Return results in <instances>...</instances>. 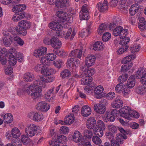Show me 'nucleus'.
I'll return each mask as SVG.
<instances>
[{"label":"nucleus","mask_w":146,"mask_h":146,"mask_svg":"<svg viewBox=\"0 0 146 146\" xmlns=\"http://www.w3.org/2000/svg\"><path fill=\"white\" fill-rule=\"evenodd\" d=\"M94 89V92L96 95V97L98 99L101 98L102 97L101 94L104 90L103 87L102 86L100 85L98 86Z\"/></svg>","instance_id":"nucleus-27"},{"label":"nucleus","mask_w":146,"mask_h":146,"mask_svg":"<svg viewBox=\"0 0 146 146\" xmlns=\"http://www.w3.org/2000/svg\"><path fill=\"white\" fill-rule=\"evenodd\" d=\"M96 58L93 55H88L86 58L85 64L87 68H89L94 65L95 62Z\"/></svg>","instance_id":"nucleus-17"},{"label":"nucleus","mask_w":146,"mask_h":146,"mask_svg":"<svg viewBox=\"0 0 146 146\" xmlns=\"http://www.w3.org/2000/svg\"><path fill=\"white\" fill-rule=\"evenodd\" d=\"M137 92L139 94H143L146 92V86L140 85L137 88Z\"/></svg>","instance_id":"nucleus-52"},{"label":"nucleus","mask_w":146,"mask_h":146,"mask_svg":"<svg viewBox=\"0 0 146 146\" xmlns=\"http://www.w3.org/2000/svg\"><path fill=\"white\" fill-rule=\"evenodd\" d=\"M31 26V23L29 21L23 20L19 22L16 26V31L20 35L25 36L27 34L26 29H29Z\"/></svg>","instance_id":"nucleus-5"},{"label":"nucleus","mask_w":146,"mask_h":146,"mask_svg":"<svg viewBox=\"0 0 146 146\" xmlns=\"http://www.w3.org/2000/svg\"><path fill=\"white\" fill-rule=\"evenodd\" d=\"M141 78L140 82L142 85L146 86V74H144Z\"/></svg>","instance_id":"nucleus-64"},{"label":"nucleus","mask_w":146,"mask_h":146,"mask_svg":"<svg viewBox=\"0 0 146 146\" xmlns=\"http://www.w3.org/2000/svg\"><path fill=\"white\" fill-rule=\"evenodd\" d=\"M16 49L11 48L7 51L4 48H2L0 50V61L2 64H5L7 62L8 55L9 56L8 60L9 63L11 66H13L16 63L17 59L13 54L16 52Z\"/></svg>","instance_id":"nucleus-3"},{"label":"nucleus","mask_w":146,"mask_h":146,"mask_svg":"<svg viewBox=\"0 0 146 146\" xmlns=\"http://www.w3.org/2000/svg\"><path fill=\"white\" fill-rule=\"evenodd\" d=\"M25 131L27 136L30 137L35 135L37 133L41 132V130L39 129L36 126L33 124L27 125Z\"/></svg>","instance_id":"nucleus-6"},{"label":"nucleus","mask_w":146,"mask_h":146,"mask_svg":"<svg viewBox=\"0 0 146 146\" xmlns=\"http://www.w3.org/2000/svg\"><path fill=\"white\" fill-rule=\"evenodd\" d=\"M61 142L57 137L53 138L49 142V144L50 146H59Z\"/></svg>","instance_id":"nucleus-40"},{"label":"nucleus","mask_w":146,"mask_h":146,"mask_svg":"<svg viewBox=\"0 0 146 146\" xmlns=\"http://www.w3.org/2000/svg\"><path fill=\"white\" fill-rule=\"evenodd\" d=\"M132 62H129L128 63H124L122 66L121 67V70L122 72H125L128 70L132 66Z\"/></svg>","instance_id":"nucleus-41"},{"label":"nucleus","mask_w":146,"mask_h":146,"mask_svg":"<svg viewBox=\"0 0 146 146\" xmlns=\"http://www.w3.org/2000/svg\"><path fill=\"white\" fill-rule=\"evenodd\" d=\"M56 54L62 57H64L67 56L68 54L67 53L62 49L60 50H57L56 51Z\"/></svg>","instance_id":"nucleus-55"},{"label":"nucleus","mask_w":146,"mask_h":146,"mask_svg":"<svg viewBox=\"0 0 146 146\" xmlns=\"http://www.w3.org/2000/svg\"><path fill=\"white\" fill-rule=\"evenodd\" d=\"M139 9V7L137 4L132 5L129 9V12L131 15L133 16L137 12Z\"/></svg>","instance_id":"nucleus-35"},{"label":"nucleus","mask_w":146,"mask_h":146,"mask_svg":"<svg viewBox=\"0 0 146 146\" xmlns=\"http://www.w3.org/2000/svg\"><path fill=\"white\" fill-rule=\"evenodd\" d=\"M51 46L55 49H58L61 46L62 43L59 39L55 36L51 38Z\"/></svg>","instance_id":"nucleus-15"},{"label":"nucleus","mask_w":146,"mask_h":146,"mask_svg":"<svg viewBox=\"0 0 146 146\" xmlns=\"http://www.w3.org/2000/svg\"><path fill=\"white\" fill-rule=\"evenodd\" d=\"M73 140L76 143H79L80 146V144H83L85 142V140L83 139L81 134L78 131H75L73 136Z\"/></svg>","instance_id":"nucleus-12"},{"label":"nucleus","mask_w":146,"mask_h":146,"mask_svg":"<svg viewBox=\"0 0 146 146\" xmlns=\"http://www.w3.org/2000/svg\"><path fill=\"white\" fill-rule=\"evenodd\" d=\"M128 77V74H122L118 77V81L119 82H125L127 79Z\"/></svg>","instance_id":"nucleus-49"},{"label":"nucleus","mask_w":146,"mask_h":146,"mask_svg":"<svg viewBox=\"0 0 146 146\" xmlns=\"http://www.w3.org/2000/svg\"><path fill=\"white\" fill-rule=\"evenodd\" d=\"M126 36H125L124 37H123V38H120L122 39V40H121L119 43L121 46H125L129 41V38L128 37H126Z\"/></svg>","instance_id":"nucleus-51"},{"label":"nucleus","mask_w":146,"mask_h":146,"mask_svg":"<svg viewBox=\"0 0 146 146\" xmlns=\"http://www.w3.org/2000/svg\"><path fill=\"white\" fill-rule=\"evenodd\" d=\"M34 76L33 74L29 72L25 74L24 76V79L27 82H30L33 80Z\"/></svg>","instance_id":"nucleus-44"},{"label":"nucleus","mask_w":146,"mask_h":146,"mask_svg":"<svg viewBox=\"0 0 146 146\" xmlns=\"http://www.w3.org/2000/svg\"><path fill=\"white\" fill-rule=\"evenodd\" d=\"M123 84L122 82H119L117 84L115 87V90L116 92L120 93L123 90Z\"/></svg>","instance_id":"nucleus-50"},{"label":"nucleus","mask_w":146,"mask_h":146,"mask_svg":"<svg viewBox=\"0 0 146 146\" xmlns=\"http://www.w3.org/2000/svg\"><path fill=\"white\" fill-rule=\"evenodd\" d=\"M108 104V101L103 100L99 104H95L94 105V110H105L106 109V106Z\"/></svg>","instance_id":"nucleus-18"},{"label":"nucleus","mask_w":146,"mask_h":146,"mask_svg":"<svg viewBox=\"0 0 146 146\" xmlns=\"http://www.w3.org/2000/svg\"><path fill=\"white\" fill-rule=\"evenodd\" d=\"M107 29V26L104 23L102 24L99 26L98 30V33L99 34H102L104 32L106 31Z\"/></svg>","instance_id":"nucleus-48"},{"label":"nucleus","mask_w":146,"mask_h":146,"mask_svg":"<svg viewBox=\"0 0 146 146\" xmlns=\"http://www.w3.org/2000/svg\"><path fill=\"white\" fill-rule=\"evenodd\" d=\"M96 112L100 114L105 113V116L111 122L113 121L115 117L119 115L125 118L130 120L133 118H138L139 117V113L133 110H112L111 112L109 110H96Z\"/></svg>","instance_id":"nucleus-1"},{"label":"nucleus","mask_w":146,"mask_h":146,"mask_svg":"<svg viewBox=\"0 0 146 146\" xmlns=\"http://www.w3.org/2000/svg\"><path fill=\"white\" fill-rule=\"evenodd\" d=\"M47 50L46 47L41 46L34 51V55L37 58H40V56L44 55L47 52Z\"/></svg>","instance_id":"nucleus-13"},{"label":"nucleus","mask_w":146,"mask_h":146,"mask_svg":"<svg viewBox=\"0 0 146 146\" xmlns=\"http://www.w3.org/2000/svg\"><path fill=\"white\" fill-rule=\"evenodd\" d=\"M1 117H3L4 122L5 123H11L13 120V116L10 113H8L5 114L3 117L1 115Z\"/></svg>","instance_id":"nucleus-22"},{"label":"nucleus","mask_w":146,"mask_h":146,"mask_svg":"<svg viewBox=\"0 0 146 146\" xmlns=\"http://www.w3.org/2000/svg\"><path fill=\"white\" fill-rule=\"evenodd\" d=\"M92 140L93 142L96 145L100 144L102 143L101 140L96 136H94L93 137Z\"/></svg>","instance_id":"nucleus-62"},{"label":"nucleus","mask_w":146,"mask_h":146,"mask_svg":"<svg viewBox=\"0 0 146 146\" xmlns=\"http://www.w3.org/2000/svg\"><path fill=\"white\" fill-rule=\"evenodd\" d=\"M26 8V7L25 5L20 4L14 6L12 10L13 12H16L21 11L25 10Z\"/></svg>","instance_id":"nucleus-37"},{"label":"nucleus","mask_w":146,"mask_h":146,"mask_svg":"<svg viewBox=\"0 0 146 146\" xmlns=\"http://www.w3.org/2000/svg\"><path fill=\"white\" fill-rule=\"evenodd\" d=\"M21 140L23 143L25 145H28L31 141L30 138L28 137V136L24 135H23L21 136Z\"/></svg>","instance_id":"nucleus-42"},{"label":"nucleus","mask_w":146,"mask_h":146,"mask_svg":"<svg viewBox=\"0 0 146 146\" xmlns=\"http://www.w3.org/2000/svg\"><path fill=\"white\" fill-rule=\"evenodd\" d=\"M94 134L98 135L99 137H101L104 135L103 129L100 128H98V127H96L94 129Z\"/></svg>","instance_id":"nucleus-39"},{"label":"nucleus","mask_w":146,"mask_h":146,"mask_svg":"<svg viewBox=\"0 0 146 146\" xmlns=\"http://www.w3.org/2000/svg\"><path fill=\"white\" fill-rule=\"evenodd\" d=\"M54 72V70L50 68H48L45 66L43 68L42 70L41 71V74L46 76H49Z\"/></svg>","instance_id":"nucleus-32"},{"label":"nucleus","mask_w":146,"mask_h":146,"mask_svg":"<svg viewBox=\"0 0 146 146\" xmlns=\"http://www.w3.org/2000/svg\"><path fill=\"white\" fill-rule=\"evenodd\" d=\"M16 34L15 32L8 31L6 32L3 37V40L12 39L13 37L14 38Z\"/></svg>","instance_id":"nucleus-34"},{"label":"nucleus","mask_w":146,"mask_h":146,"mask_svg":"<svg viewBox=\"0 0 146 146\" xmlns=\"http://www.w3.org/2000/svg\"><path fill=\"white\" fill-rule=\"evenodd\" d=\"M70 75V72L67 69L63 70L60 73V75L62 78L69 76Z\"/></svg>","instance_id":"nucleus-57"},{"label":"nucleus","mask_w":146,"mask_h":146,"mask_svg":"<svg viewBox=\"0 0 146 146\" xmlns=\"http://www.w3.org/2000/svg\"><path fill=\"white\" fill-rule=\"evenodd\" d=\"M40 60V62L43 65H48L50 64V61L48 60L46 56L42 57Z\"/></svg>","instance_id":"nucleus-54"},{"label":"nucleus","mask_w":146,"mask_h":146,"mask_svg":"<svg viewBox=\"0 0 146 146\" xmlns=\"http://www.w3.org/2000/svg\"><path fill=\"white\" fill-rule=\"evenodd\" d=\"M61 24L62 23L59 21H52L49 23L48 27L50 29L54 30H60L63 28Z\"/></svg>","instance_id":"nucleus-14"},{"label":"nucleus","mask_w":146,"mask_h":146,"mask_svg":"<svg viewBox=\"0 0 146 146\" xmlns=\"http://www.w3.org/2000/svg\"><path fill=\"white\" fill-rule=\"evenodd\" d=\"M64 63V62L61 60H59L54 61L53 62V64L54 66L56 68H60L61 67V65Z\"/></svg>","instance_id":"nucleus-56"},{"label":"nucleus","mask_w":146,"mask_h":146,"mask_svg":"<svg viewBox=\"0 0 146 146\" xmlns=\"http://www.w3.org/2000/svg\"><path fill=\"white\" fill-rule=\"evenodd\" d=\"M54 78L53 77L50 76H46L43 77L41 76L39 79L36 80L40 85V86L42 88H44L46 86L45 82L48 83L53 82Z\"/></svg>","instance_id":"nucleus-10"},{"label":"nucleus","mask_w":146,"mask_h":146,"mask_svg":"<svg viewBox=\"0 0 146 146\" xmlns=\"http://www.w3.org/2000/svg\"><path fill=\"white\" fill-rule=\"evenodd\" d=\"M135 77L134 75L131 76L127 81V87L129 88H131L135 86Z\"/></svg>","instance_id":"nucleus-31"},{"label":"nucleus","mask_w":146,"mask_h":146,"mask_svg":"<svg viewBox=\"0 0 146 146\" xmlns=\"http://www.w3.org/2000/svg\"><path fill=\"white\" fill-rule=\"evenodd\" d=\"M80 18V20H87L88 19V13H81L80 12L79 13Z\"/></svg>","instance_id":"nucleus-63"},{"label":"nucleus","mask_w":146,"mask_h":146,"mask_svg":"<svg viewBox=\"0 0 146 146\" xmlns=\"http://www.w3.org/2000/svg\"><path fill=\"white\" fill-rule=\"evenodd\" d=\"M104 46V45L102 42L97 41L94 44L93 49L96 51L100 50H102Z\"/></svg>","instance_id":"nucleus-38"},{"label":"nucleus","mask_w":146,"mask_h":146,"mask_svg":"<svg viewBox=\"0 0 146 146\" xmlns=\"http://www.w3.org/2000/svg\"><path fill=\"white\" fill-rule=\"evenodd\" d=\"M95 86V84L94 83H92L87 85L85 87L84 89L85 93L87 95H89L92 93Z\"/></svg>","instance_id":"nucleus-26"},{"label":"nucleus","mask_w":146,"mask_h":146,"mask_svg":"<svg viewBox=\"0 0 146 146\" xmlns=\"http://www.w3.org/2000/svg\"><path fill=\"white\" fill-rule=\"evenodd\" d=\"M97 125L96 126V127H98V128L102 129L104 130H105L106 126L103 121L99 120L97 121Z\"/></svg>","instance_id":"nucleus-53"},{"label":"nucleus","mask_w":146,"mask_h":146,"mask_svg":"<svg viewBox=\"0 0 146 146\" xmlns=\"http://www.w3.org/2000/svg\"><path fill=\"white\" fill-rule=\"evenodd\" d=\"M123 103V102L121 100L120 97L118 96L112 102L111 104V106L113 108L119 109L122 106Z\"/></svg>","instance_id":"nucleus-19"},{"label":"nucleus","mask_w":146,"mask_h":146,"mask_svg":"<svg viewBox=\"0 0 146 146\" xmlns=\"http://www.w3.org/2000/svg\"><path fill=\"white\" fill-rule=\"evenodd\" d=\"M11 132L13 138L17 139L21 135L20 131L17 127L13 128L11 129Z\"/></svg>","instance_id":"nucleus-36"},{"label":"nucleus","mask_w":146,"mask_h":146,"mask_svg":"<svg viewBox=\"0 0 146 146\" xmlns=\"http://www.w3.org/2000/svg\"><path fill=\"white\" fill-rule=\"evenodd\" d=\"M13 40L19 46H22L24 44L25 42L19 36H15L13 38Z\"/></svg>","instance_id":"nucleus-45"},{"label":"nucleus","mask_w":146,"mask_h":146,"mask_svg":"<svg viewBox=\"0 0 146 146\" xmlns=\"http://www.w3.org/2000/svg\"><path fill=\"white\" fill-rule=\"evenodd\" d=\"M16 57L18 62H22L24 61V57L22 54L19 52H15Z\"/></svg>","instance_id":"nucleus-61"},{"label":"nucleus","mask_w":146,"mask_h":146,"mask_svg":"<svg viewBox=\"0 0 146 146\" xmlns=\"http://www.w3.org/2000/svg\"><path fill=\"white\" fill-rule=\"evenodd\" d=\"M138 27L142 31H144L146 29V23L145 19L141 17L139 20L138 23Z\"/></svg>","instance_id":"nucleus-30"},{"label":"nucleus","mask_w":146,"mask_h":146,"mask_svg":"<svg viewBox=\"0 0 146 146\" xmlns=\"http://www.w3.org/2000/svg\"><path fill=\"white\" fill-rule=\"evenodd\" d=\"M136 58V56L135 55H130L124 58L122 61L123 63H127L129 62H131V60H134Z\"/></svg>","instance_id":"nucleus-43"},{"label":"nucleus","mask_w":146,"mask_h":146,"mask_svg":"<svg viewBox=\"0 0 146 146\" xmlns=\"http://www.w3.org/2000/svg\"><path fill=\"white\" fill-rule=\"evenodd\" d=\"M84 135L88 139H90L93 135V132L90 130L86 129L84 131Z\"/></svg>","instance_id":"nucleus-47"},{"label":"nucleus","mask_w":146,"mask_h":146,"mask_svg":"<svg viewBox=\"0 0 146 146\" xmlns=\"http://www.w3.org/2000/svg\"><path fill=\"white\" fill-rule=\"evenodd\" d=\"M97 6L99 11L100 12L107 10L108 9V1L107 0H104L103 3L100 2L98 4Z\"/></svg>","instance_id":"nucleus-20"},{"label":"nucleus","mask_w":146,"mask_h":146,"mask_svg":"<svg viewBox=\"0 0 146 146\" xmlns=\"http://www.w3.org/2000/svg\"><path fill=\"white\" fill-rule=\"evenodd\" d=\"M83 49L82 50L76 49L72 50L70 53L69 56L71 58L68 59L67 61V66L71 70L72 72L76 71V68L80 64V61L74 58L76 57L80 58L82 55L83 52L84 51Z\"/></svg>","instance_id":"nucleus-2"},{"label":"nucleus","mask_w":146,"mask_h":146,"mask_svg":"<svg viewBox=\"0 0 146 146\" xmlns=\"http://www.w3.org/2000/svg\"><path fill=\"white\" fill-rule=\"evenodd\" d=\"M145 74H146V69L143 68H140L137 71L136 75L137 77L139 78Z\"/></svg>","instance_id":"nucleus-46"},{"label":"nucleus","mask_w":146,"mask_h":146,"mask_svg":"<svg viewBox=\"0 0 146 146\" xmlns=\"http://www.w3.org/2000/svg\"><path fill=\"white\" fill-rule=\"evenodd\" d=\"M56 14L59 19L58 21H60L61 23L66 21L71 23L72 21V15L65 12L58 11L57 13Z\"/></svg>","instance_id":"nucleus-7"},{"label":"nucleus","mask_w":146,"mask_h":146,"mask_svg":"<svg viewBox=\"0 0 146 146\" xmlns=\"http://www.w3.org/2000/svg\"><path fill=\"white\" fill-rule=\"evenodd\" d=\"M25 16V14L23 13H17L13 15L12 19L14 21L17 22L24 18Z\"/></svg>","instance_id":"nucleus-33"},{"label":"nucleus","mask_w":146,"mask_h":146,"mask_svg":"<svg viewBox=\"0 0 146 146\" xmlns=\"http://www.w3.org/2000/svg\"><path fill=\"white\" fill-rule=\"evenodd\" d=\"M111 34L108 32L104 33L102 36V40L104 41H108L111 38Z\"/></svg>","instance_id":"nucleus-60"},{"label":"nucleus","mask_w":146,"mask_h":146,"mask_svg":"<svg viewBox=\"0 0 146 146\" xmlns=\"http://www.w3.org/2000/svg\"><path fill=\"white\" fill-rule=\"evenodd\" d=\"M141 46L139 45L135 44L131 47V52L132 53H135V52H138L140 49Z\"/></svg>","instance_id":"nucleus-59"},{"label":"nucleus","mask_w":146,"mask_h":146,"mask_svg":"<svg viewBox=\"0 0 146 146\" xmlns=\"http://www.w3.org/2000/svg\"><path fill=\"white\" fill-rule=\"evenodd\" d=\"M41 87L36 80L30 85L25 87L22 91L27 93L33 99H36L42 96Z\"/></svg>","instance_id":"nucleus-4"},{"label":"nucleus","mask_w":146,"mask_h":146,"mask_svg":"<svg viewBox=\"0 0 146 146\" xmlns=\"http://www.w3.org/2000/svg\"><path fill=\"white\" fill-rule=\"evenodd\" d=\"M96 121L93 117H90L87 120L86 122V126L89 129H92L96 125Z\"/></svg>","instance_id":"nucleus-25"},{"label":"nucleus","mask_w":146,"mask_h":146,"mask_svg":"<svg viewBox=\"0 0 146 146\" xmlns=\"http://www.w3.org/2000/svg\"><path fill=\"white\" fill-rule=\"evenodd\" d=\"M92 81V77L88 75H85V77L82 78L80 81L81 84L83 85H87L90 84V83Z\"/></svg>","instance_id":"nucleus-28"},{"label":"nucleus","mask_w":146,"mask_h":146,"mask_svg":"<svg viewBox=\"0 0 146 146\" xmlns=\"http://www.w3.org/2000/svg\"><path fill=\"white\" fill-rule=\"evenodd\" d=\"M65 125H70L72 124L75 121V117L74 115L72 113H70L65 117Z\"/></svg>","instance_id":"nucleus-23"},{"label":"nucleus","mask_w":146,"mask_h":146,"mask_svg":"<svg viewBox=\"0 0 146 146\" xmlns=\"http://www.w3.org/2000/svg\"><path fill=\"white\" fill-rule=\"evenodd\" d=\"M54 88L53 87L48 90L45 94V98L48 101H52L53 99V95L54 93Z\"/></svg>","instance_id":"nucleus-24"},{"label":"nucleus","mask_w":146,"mask_h":146,"mask_svg":"<svg viewBox=\"0 0 146 146\" xmlns=\"http://www.w3.org/2000/svg\"><path fill=\"white\" fill-rule=\"evenodd\" d=\"M119 130L120 132L123 134L117 135L116 137V139L118 141H119L120 143H123V139H126L127 138L126 134L128 133L127 131L122 128H120Z\"/></svg>","instance_id":"nucleus-16"},{"label":"nucleus","mask_w":146,"mask_h":146,"mask_svg":"<svg viewBox=\"0 0 146 146\" xmlns=\"http://www.w3.org/2000/svg\"><path fill=\"white\" fill-rule=\"evenodd\" d=\"M72 30V29L70 28L68 30L66 34L64 31H62V29L60 30L57 31L56 35L59 37L61 38L64 37L65 39H68V37H69L70 40H72L76 34L75 32L74 31H73L70 36Z\"/></svg>","instance_id":"nucleus-8"},{"label":"nucleus","mask_w":146,"mask_h":146,"mask_svg":"<svg viewBox=\"0 0 146 146\" xmlns=\"http://www.w3.org/2000/svg\"><path fill=\"white\" fill-rule=\"evenodd\" d=\"M128 33V31L126 29H123L122 27L119 26L116 27L113 31V35L114 36H118L119 35L120 38H123L126 36Z\"/></svg>","instance_id":"nucleus-9"},{"label":"nucleus","mask_w":146,"mask_h":146,"mask_svg":"<svg viewBox=\"0 0 146 146\" xmlns=\"http://www.w3.org/2000/svg\"><path fill=\"white\" fill-rule=\"evenodd\" d=\"M36 108V110H49L50 105L49 104L42 101L38 103Z\"/></svg>","instance_id":"nucleus-21"},{"label":"nucleus","mask_w":146,"mask_h":146,"mask_svg":"<svg viewBox=\"0 0 146 146\" xmlns=\"http://www.w3.org/2000/svg\"><path fill=\"white\" fill-rule=\"evenodd\" d=\"M28 116L31 119L37 122L42 120L44 118L43 115L41 112H30L28 113Z\"/></svg>","instance_id":"nucleus-11"},{"label":"nucleus","mask_w":146,"mask_h":146,"mask_svg":"<svg viewBox=\"0 0 146 146\" xmlns=\"http://www.w3.org/2000/svg\"><path fill=\"white\" fill-rule=\"evenodd\" d=\"M69 0H58L56 6L58 7H64L69 6Z\"/></svg>","instance_id":"nucleus-29"},{"label":"nucleus","mask_w":146,"mask_h":146,"mask_svg":"<svg viewBox=\"0 0 146 146\" xmlns=\"http://www.w3.org/2000/svg\"><path fill=\"white\" fill-rule=\"evenodd\" d=\"M46 57L50 61L55 60L56 57V55L52 53H50L48 54Z\"/></svg>","instance_id":"nucleus-58"}]
</instances>
